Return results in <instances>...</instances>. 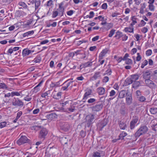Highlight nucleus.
I'll use <instances>...</instances> for the list:
<instances>
[{"mask_svg": "<svg viewBox=\"0 0 157 157\" xmlns=\"http://www.w3.org/2000/svg\"><path fill=\"white\" fill-rule=\"evenodd\" d=\"M148 128L145 125L141 126L135 134L136 137H139L141 135L146 133L148 131Z\"/></svg>", "mask_w": 157, "mask_h": 157, "instance_id": "nucleus-1", "label": "nucleus"}, {"mask_svg": "<svg viewBox=\"0 0 157 157\" xmlns=\"http://www.w3.org/2000/svg\"><path fill=\"white\" fill-rule=\"evenodd\" d=\"M11 104L12 105L16 107H21L24 105V103L21 100L18 98L15 97L13 98L12 99Z\"/></svg>", "mask_w": 157, "mask_h": 157, "instance_id": "nucleus-2", "label": "nucleus"}, {"mask_svg": "<svg viewBox=\"0 0 157 157\" xmlns=\"http://www.w3.org/2000/svg\"><path fill=\"white\" fill-rule=\"evenodd\" d=\"M28 140V139L26 136H22L17 141V143L18 145H20L23 144L27 143Z\"/></svg>", "mask_w": 157, "mask_h": 157, "instance_id": "nucleus-3", "label": "nucleus"}, {"mask_svg": "<svg viewBox=\"0 0 157 157\" xmlns=\"http://www.w3.org/2000/svg\"><path fill=\"white\" fill-rule=\"evenodd\" d=\"M86 119L87 125L89 127L93 123V121L94 119V116L93 114H89L86 116Z\"/></svg>", "mask_w": 157, "mask_h": 157, "instance_id": "nucleus-4", "label": "nucleus"}, {"mask_svg": "<svg viewBox=\"0 0 157 157\" xmlns=\"http://www.w3.org/2000/svg\"><path fill=\"white\" fill-rule=\"evenodd\" d=\"M48 131L45 128H43L40 132L39 137L40 138L44 139L48 134Z\"/></svg>", "mask_w": 157, "mask_h": 157, "instance_id": "nucleus-5", "label": "nucleus"}, {"mask_svg": "<svg viewBox=\"0 0 157 157\" xmlns=\"http://www.w3.org/2000/svg\"><path fill=\"white\" fill-rule=\"evenodd\" d=\"M92 93V90L91 89H88L86 91L82 98L83 100H85L84 101H85L89 98L91 97Z\"/></svg>", "mask_w": 157, "mask_h": 157, "instance_id": "nucleus-6", "label": "nucleus"}, {"mask_svg": "<svg viewBox=\"0 0 157 157\" xmlns=\"http://www.w3.org/2000/svg\"><path fill=\"white\" fill-rule=\"evenodd\" d=\"M101 74L100 71H98L95 72L94 75L91 77V79L92 80H95L101 78Z\"/></svg>", "mask_w": 157, "mask_h": 157, "instance_id": "nucleus-7", "label": "nucleus"}, {"mask_svg": "<svg viewBox=\"0 0 157 157\" xmlns=\"http://www.w3.org/2000/svg\"><path fill=\"white\" fill-rule=\"evenodd\" d=\"M145 82L147 86L151 88H155V84L149 79L145 80Z\"/></svg>", "mask_w": 157, "mask_h": 157, "instance_id": "nucleus-8", "label": "nucleus"}, {"mask_svg": "<svg viewBox=\"0 0 157 157\" xmlns=\"http://www.w3.org/2000/svg\"><path fill=\"white\" fill-rule=\"evenodd\" d=\"M57 116L55 113H52L50 114H48L46 115L45 117L47 119H48L49 121H51L54 119L56 118Z\"/></svg>", "mask_w": 157, "mask_h": 157, "instance_id": "nucleus-9", "label": "nucleus"}, {"mask_svg": "<svg viewBox=\"0 0 157 157\" xmlns=\"http://www.w3.org/2000/svg\"><path fill=\"white\" fill-rule=\"evenodd\" d=\"M138 120V117L136 116L133 117L132 121L131 122L130 124V127L131 129H133L135 124L137 123Z\"/></svg>", "mask_w": 157, "mask_h": 157, "instance_id": "nucleus-10", "label": "nucleus"}, {"mask_svg": "<svg viewBox=\"0 0 157 157\" xmlns=\"http://www.w3.org/2000/svg\"><path fill=\"white\" fill-rule=\"evenodd\" d=\"M62 93L61 92H56L55 90H54L52 93V97L55 99H58L61 97V95Z\"/></svg>", "mask_w": 157, "mask_h": 157, "instance_id": "nucleus-11", "label": "nucleus"}, {"mask_svg": "<svg viewBox=\"0 0 157 157\" xmlns=\"http://www.w3.org/2000/svg\"><path fill=\"white\" fill-rule=\"evenodd\" d=\"M102 104H98L92 106L91 108L93 111L98 112L102 109Z\"/></svg>", "mask_w": 157, "mask_h": 157, "instance_id": "nucleus-12", "label": "nucleus"}, {"mask_svg": "<svg viewBox=\"0 0 157 157\" xmlns=\"http://www.w3.org/2000/svg\"><path fill=\"white\" fill-rule=\"evenodd\" d=\"M33 52V51H32L27 48H25L23 50L22 54L23 57H24Z\"/></svg>", "mask_w": 157, "mask_h": 157, "instance_id": "nucleus-13", "label": "nucleus"}, {"mask_svg": "<svg viewBox=\"0 0 157 157\" xmlns=\"http://www.w3.org/2000/svg\"><path fill=\"white\" fill-rule=\"evenodd\" d=\"M108 51V50L107 48H105L103 49L99 55V59L100 60L102 59H103V57H104L107 54Z\"/></svg>", "mask_w": 157, "mask_h": 157, "instance_id": "nucleus-14", "label": "nucleus"}, {"mask_svg": "<svg viewBox=\"0 0 157 157\" xmlns=\"http://www.w3.org/2000/svg\"><path fill=\"white\" fill-rule=\"evenodd\" d=\"M97 91L99 95H102L105 93V89L103 87H100L97 89Z\"/></svg>", "mask_w": 157, "mask_h": 157, "instance_id": "nucleus-15", "label": "nucleus"}, {"mask_svg": "<svg viewBox=\"0 0 157 157\" xmlns=\"http://www.w3.org/2000/svg\"><path fill=\"white\" fill-rule=\"evenodd\" d=\"M132 97L131 94L127 95L126 98V103L128 105H129L131 104L132 102Z\"/></svg>", "mask_w": 157, "mask_h": 157, "instance_id": "nucleus-16", "label": "nucleus"}, {"mask_svg": "<svg viewBox=\"0 0 157 157\" xmlns=\"http://www.w3.org/2000/svg\"><path fill=\"white\" fill-rule=\"evenodd\" d=\"M69 79H68L67 81H65L63 83V84H66L65 86L68 88L70 86V87H71V89L72 87V82H73V81H70L69 82H68L69 81Z\"/></svg>", "mask_w": 157, "mask_h": 157, "instance_id": "nucleus-17", "label": "nucleus"}, {"mask_svg": "<svg viewBox=\"0 0 157 157\" xmlns=\"http://www.w3.org/2000/svg\"><path fill=\"white\" fill-rule=\"evenodd\" d=\"M52 21V20H50L48 21L47 23L46 26L48 27H49L51 26L52 27H55L57 25V22H54L52 23H51V22Z\"/></svg>", "mask_w": 157, "mask_h": 157, "instance_id": "nucleus-18", "label": "nucleus"}, {"mask_svg": "<svg viewBox=\"0 0 157 157\" xmlns=\"http://www.w3.org/2000/svg\"><path fill=\"white\" fill-rule=\"evenodd\" d=\"M34 32L33 30L29 31L23 33L22 36L24 37L30 36L33 34Z\"/></svg>", "mask_w": 157, "mask_h": 157, "instance_id": "nucleus-19", "label": "nucleus"}, {"mask_svg": "<svg viewBox=\"0 0 157 157\" xmlns=\"http://www.w3.org/2000/svg\"><path fill=\"white\" fill-rule=\"evenodd\" d=\"M42 83V82L41 81L37 86H36L33 89V92L35 93H36L39 91L40 89L39 87L40 86Z\"/></svg>", "mask_w": 157, "mask_h": 157, "instance_id": "nucleus-20", "label": "nucleus"}, {"mask_svg": "<svg viewBox=\"0 0 157 157\" xmlns=\"http://www.w3.org/2000/svg\"><path fill=\"white\" fill-rule=\"evenodd\" d=\"M137 18L135 16L132 17H131V20L132 22L131 23L130 25L132 26H133L136 23H137Z\"/></svg>", "mask_w": 157, "mask_h": 157, "instance_id": "nucleus-21", "label": "nucleus"}, {"mask_svg": "<svg viewBox=\"0 0 157 157\" xmlns=\"http://www.w3.org/2000/svg\"><path fill=\"white\" fill-rule=\"evenodd\" d=\"M122 34H123L122 32L117 31L116 32L114 37L117 39H119L122 37Z\"/></svg>", "mask_w": 157, "mask_h": 157, "instance_id": "nucleus-22", "label": "nucleus"}, {"mask_svg": "<svg viewBox=\"0 0 157 157\" xmlns=\"http://www.w3.org/2000/svg\"><path fill=\"white\" fill-rule=\"evenodd\" d=\"M126 94L127 93L125 90H122L119 93V97L121 98H123L125 96Z\"/></svg>", "mask_w": 157, "mask_h": 157, "instance_id": "nucleus-23", "label": "nucleus"}, {"mask_svg": "<svg viewBox=\"0 0 157 157\" xmlns=\"http://www.w3.org/2000/svg\"><path fill=\"white\" fill-rule=\"evenodd\" d=\"M41 61V58L40 56H37L32 61V62L36 63H40Z\"/></svg>", "mask_w": 157, "mask_h": 157, "instance_id": "nucleus-24", "label": "nucleus"}, {"mask_svg": "<svg viewBox=\"0 0 157 157\" xmlns=\"http://www.w3.org/2000/svg\"><path fill=\"white\" fill-rule=\"evenodd\" d=\"M119 126L121 129L124 130L126 127V124L123 122L120 121L119 124Z\"/></svg>", "mask_w": 157, "mask_h": 157, "instance_id": "nucleus-25", "label": "nucleus"}, {"mask_svg": "<svg viewBox=\"0 0 157 157\" xmlns=\"http://www.w3.org/2000/svg\"><path fill=\"white\" fill-rule=\"evenodd\" d=\"M151 73L150 71H146L143 74L144 78L146 79H147L150 77Z\"/></svg>", "mask_w": 157, "mask_h": 157, "instance_id": "nucleus-26", "label": "nucleus"}, {"mask_svg": "<svg viewBox=\"0 0 157 157\" xmlns=\"http://www.w3.org/2000/svg\"><path fill=\"white\" fill-rule=\"evenodd\" d=\"M21 94V91H19V92L17 91H13L11 92V97H13L14 96H20Z\"/></svg>", "mask_w": 157, "mask_h": 157, "instance_id": "nucleus-27", "label": "nucleus"}, {"mask_svg": "<svg viewBox=\"0 0 157 157\" xmlns=\"http://www.w3.org/2000/svg\"><path fill=\"white\" fill-rule=\"evenodd\" d=\"M139 76L138 75H132L130 77L132 82H135L139 78Z\"/></svg>", "mask_w": 157, "mask_h": 157, "instance_id": "nucleus-28", "label": "nucleus"}, {"mask_svg": "<svg viewBox=\"0 0 157 157\" xmlns=\"http://www.w3.org/2000/svg\"><path fill=\"white\" fill-rule=\"evenodd\" d=\"M124 30L126 32H129L130 33H133L134 29L133 28L126 27L124 29Z\"/></svg>", "mask_w": 157, "mask_h": 157, "instance_id": "nucleus-29", "label": "nucleus"}, {"mask_svg": "<svg viewBox=\"0 0 157 157\" xmlns=\"http://www.w3.org/2000/svg\"><path fill=\"white\" fill-rule=\"evenodd\" d=\"M19 5L20 6L24 8L25 9H27L28 10H29L28 9V6H27L24 2H19Z\"/></svg>", "mask_w": 157, "mask_h": 157, "instance_id": "nucleus-30", "label": "nucleus"}, {"mask_svg": "<svg viewBox=\"0 0 157 157\" xmlns=\"http://www.w3.org/2000/svg\"><path fill=\"white\" fill-rule=\"evenodd\" d=\"M150 112L152 114H155L157 113V108H156L152 107L150 109Z\"/></svg>", "mask_w": 157, "mask_h": 157, "instance_id": "nucleus-31", "label": "nucleus"}, {"mask_svg": "<svg viewBox=\"0 0 157 157\" xmlns=\"http://www.w3.org/2000/svg\"><path fill=\"white\" fill-rule=\"evenodd\" d=\"M127 135V134L126 132H122L119 136V139H123Z\"/></svg>", "mask_w": 157, "mask_h": 157, "instance_id": "nucleus-32", "label": "nucleus"}, {"mask_svg": "<svg viewBox=\"0 0 157 157\" xmlns=\"http://www.w3.org/2000/svg\"><path fill=\"white\" fill-rule=\"evenodd\" d=\"M96 101V99L95 98H90L87 100V102L90 104H93Z\"/></svg>", "mask_w": 157, "mask_h": 157, "instance_id": "nucleus-33", "label": "nucleus"}, {"mask_svg": "<svg viewBox=\"0 0 157 157\" xmlns=\"http://www.w3.org/2000/svg\"><path fill=\"white\" fill-rule=\"evenodd\" d=\"M116 31V30L114 29H111L109 32L108 37H111L113 36L114 34Z\"/></svg>", "mask_w": 157, "mask_h": 157, "instance_id": "nucleus-34", "label": "nucleus"}, {"mask_svg": "<svg viewBox=\"0 0 157 157\" xmlns=\"http://www.w3.org/2000/svg\"><path fill=\"white\" fill-rule=\"evenodd\" d=\"M138 100L141 102H143L145 101L146 100V98L145 97L142 96L140 97H137Z\"/></svg>", "mask_w": 157, "mask_h": 157, "instance_id": "nucleus-35", "label": "nucleus"}, {"mask_svg": "<svg viewBox=\"0 0 157 157\" xmlns=\"http://www.w3.org/2000/svg\"><path fill=\"white\" fill-rule=\"evenodd\" d=\"M148 7L149 10L151 11H154L155 10V6L153 5H149Z\"/></svg>", "mask_w": 157, "mask_h": 157, "instance_id": "nucleus-36", "label": "nucleus"}, {"mask_svg": "<svg viewBox=\"0 0 157 157\" xmlns=\"http://www.w3.org/2000/svg\"><path fill=\"white\" fill-rule=\"evenodd\" d=\"M152 76L154 79H157V69L153 71Z\"/></svg>", "mask_w": 157, "mask_h": 157, "instance_id": "nucleus-37", "label": "nucleus"}, {"mask_svg": "<svg viewBox=\"0 0 157 157\" xmlns=\"http://www.w3.org/2000/svg\"><path fill=\"white\" fill-rule=\"evenodd\" d=\"M140 83L139 82L135 81L133 84L132 86L134 88H136L140 86Z\"/></svg>", "mask_w": 157, "mask_h": 157, "instance_id": "nucleus-38", "label": "nucleus"}, {"mask_svg": "<svg viewBox=\"0 0 157 157\" xmlns=\"http://www.w3.org/2000/svg\"><path fill=\"white\" fill-rule=\"evenodd\" d=\"M61 140L62 144H67L68 140L67 137H65L62 138L61 139Z\"/></svg>", "mask_w": 157, "mask_h": 157, "instance_id": "nucleus-39", "label": "nucleus"}, {"mask_svg": "<svg viewBox=\"0 0 157 157\" xmlns=\"http://www.w3.org/2000/svg\"><path fill=\"white\" fill-rule=\"evenodd\" d=\"M7 88V86L4 83H0V89H5Z\"/></svg>", "mask_w": 157, "mask_h": 157, "instance_id": "nucleus-40", "label": "nucleus"}, {"mask_svg": "<svg viewBox=\"0 0 157 157\" xmlns=\"http://www.w3.org/2000/svg\"><path fill=\"white\" fill-rule=\"evenodd\" d=\"M146 22L143 20H141L138 25V26L140 27L144 26L146 24Z\"/></svg>", "mask_w": 157, "mask_h": 157, "instance_id": "nucleus-41", "label": "nucleus"}, {"mask_svg": "<svg viewBox=\"0 0 157 157\" xmlns=\"http://www.w3.org/2000/svg\"><path fill=\"white\" fill-rule=\"evenodd\" d=\"M59 86V82H58L56 83H52L51 84V86L52 87H58Z\"/></svg>", "mask_w": 157, "mask_h": 157, "instance_id": "nucleus-42", "label": "nucleus"}, {"mask_svg": "<svg viewBox=\"0 0 157 157\" xmlns=\"http://www.w3.org/2000/svg\"><path fill=\"white\" fill-rule=\"evenodd\" d=\"M94 19L95 20L98 19L100 21H103L104 20V17L100 15L98 17H95Z\"/></svg>", "mask_w": 157, "mask_h": 157, "instance_id": "nucleus-43", "label": "nucleus"}, {"mask_svg": "<svg viewBox=\"0 0 157 157\" xmlns=\"http://www.w3.org/2000/svg\"><path fill=\"white\" fill-rule=\"evenodd\" d=\"M126 81L128 85L131 84L133 82L130 77L126 79Z\"/></svg>", "mask_w": 157, "mask_h": 157, "instance_id": "nucleus-44", "label": "nucleus"}, {"mask_svg": "<svg viewBox=\"0 0 157 157\" xmlns=\"http://www.w3.org/2000/svg\"><path fill=\"white\" fill-rule=\"evenodd\" d=\"M59 14L62 16L63 15L64 12V9H58Z\"/></svg>", "mask_w": 157, "mask_h": 157, "instance_id": "nucleus-45", "label": "nucleus"}, {"mask_svg": "<svg viewBox=\"0 0 157 157\" xmlns=\"http://www.w3.org/2000/svg\"><path fill=\"white\" fill-rule=\"evenodd\" d=\"M75 11L71 10L67 12V14L68 16H71L74 13Z\"/></svg>", "mask_w": 157, "mask_h": 157, "instance_id": "nucleus-46", "label": "nucleus"}, {"mask_svg": "<svg viewBox=\"0 0 157 157\" xmlns=\"http://www.w3.org/2000/svg\"><path fill=\"white\" fill-rule=\"evenodd\" d=\"M7 124L6 122L4 121L0 123V128H2L5 127Z\"/></svg>", "mask_w": 157, "mask_h": 157, "instance_id": "nucleus-47", "label": "nucleus"}, {"mask_svg": "<svg viewBox=\"0 0 157 157\" xmlns=\"http://www.w3.org/2000/svg\"><path fill=\"white\" fill-rule=\"evenodd\" d=\"M64 3V1L61 2L59 4V9H64V7L63 6Z\"/></svg>", "mask_w": 157, "mask_h": 157, "instance_id": "nucleus-48", "label": "nucleus"}, {"mask_svg": "<svg viewBox=\"0 0 157 157\" xmlns=\"http://www.w3.org/2000/svg\"><path fill=\"white\" fill-rule=\"evenodd\" d=\"M125 61V63L127 64H132V60L130 59H128Z\"/></svg>", "mask_w": 157, "mask_h": 157, "instance_id": "nucleus-49", "label": "nucleus"}, {"mask_svg": "<svg viewBox=\"0 0 157 157\" xmlns=\"http://www.w3.org/2000/svg\"><path fill=\"white\" fill-rule=\"evenodd\" d=\"M109 80V78L108 76H105L103 77L102 79V82L104 83H106Z\"/></svg>", "mask_w": 157, "mask_h": 157, "instance_id": "nucleus-50", "label": "nucleus"}, {"mask_svg": "<svg viewBox=\"0 0 157 157\" xmlns=\"http://www.w3.org/2000/svg\"><path fill=\"white\" fill-rule=\"evenodd\" d=\"M58 14V12L57 11H54L53 12L52 14V17L53 18H55L57 17Z\"/></svg>", "mask_w": 157, "mask_h": 157, "instance_id": "nucleus-51", "label": "nucleus"}, {"mask_svg": "<svg viewBox=\"0 0 157 157\" xmlns=\"http://www.w3.org/2000/svg\"><path fill=\"white\" fill-rule=\"evenodd\" d=\"M40 5V2L39 1H36L35 2V9H37Z\"/></svg>", "mask_w": 157, "mask_h": 157, "instance_id": "nucleus-52", "label": "nucleus"}, {"mask_svg": "<svg viewBox=\"0 0 157 157\" xmlns=\"http://www.w3.org/2000/svg\"><path fill=\"white\" fill-rule=\"evenodd\" d=\"M121 37L122 38V40L123 41L126 40L128 38V36H127L125 34H123L122 36Z\"/></svg>", "mask_w": 157, "mask_h": 157, "instance_id": "nucleus-53", "label": "nucleus"}, {"mask_svg": "<svg viewBox=\"0 0 157 157\" xmlns=\"http://www.w3.org/2000/svg\"><path fill=\"white\" fill-rule=\"evenodd\" d=\"M152 53V50L151 49H149L146 51V54L147 56H150L151 55Z\"/></svg>", "mask_w": 157, "mask_h": 157, "instance_id": "nucleus-54", "label": "nucleus"}, {"mask_svg": "<svg viewBox=\"0 0 157 157\" xmlns=\"http://www.w3.org/2000/svg\"><path fill=\"white\" fill-rule=\"evenodd\" d=\"M148 29L147 27H143L141 29V31L144 33H145L148 31Z\"/></svg>", "mask_w": 157, "mask_h": 157, "instance_id": "nucleus-55", "label": "nucleus"}, {"mask_svg": "<svg viewBox=\"0 0 157 157\" xmlns=\"http://www.w3.org/2000/svg\"><path fill=\"white\" fill-rule=\"evenodd\" d=\"M91 63L90 62H87L84 63L83 64V65L84 67H87L90 66L91 65Z\"/></svg>", "mask_w": 157, "mask_h": 157, "instance_id": "nucleus-56", "label": "nucleus"}, {"mask_svg": "<svg viewBox=\"0 0 157 157\" xmlns=\"http://www.w3.org/2000/svg\"><path fill=\"white\" fill-rule=\"evenodd\" d=\"M47 6H50L53 5V1L52 0H50L47 2Z\"/></svg>", "mask_w": 157, "mask_h": 157, "instance_id": "nucleus-57", "label": "nucleus"}, {"mask_svg": "<svg viewBox=\"0 0 157 157\" xmlns=\"http://www.w3.org/2000/svg\"><path fill=\"white\" fill-rule=\"evenodd\" d=\"M32 22V21H28L25 24H24V25L25 27H27L31 24Z\"/></svg>", "mask_w": 157, "mask_h": 157, "instance_id": "nucleus-58", "label": "nucleus"}, {"mask_svg": "<svg viewBox=\"0 0 157 157\" xmlns=\"http://www.w3.org/2000/svg\"><path fill=\"white\" fill-rule=\"evenodd\" d=\"M137 56L136 58V60L137 61H140L141 59V57L139 53H137Z\"/></svg>", "mask_w": 157, "mask_h": 157, "instance_id": "nucleus-59", "label": "nucleus"}, {"mask_svg": "<svg viewBox=\"0 0 157 157\" xmlns=\"http://www.w3.org/2000/svg\"><path fill=\"white\" fill-rule=\"evenodd\" d=\"M111 74V71L110 69H108L107 70L104 74V75H110Z\"/></svg>", "mask_w": 157, "mask_h": 157, "instance_id": "nucleus-60", "label": "nucleus"}, {"mask_svg": "<svg viewBox=\"0 0 157 157\" xmlns=\"http://www.w3.org/2000/svg\"><path fill=\"white\" fill-rule=\"evenodd\" d=\"M107 5L106 3H104L101 6V8L103 9L106 10L107 8Z\"/></svg>", "mask_w": 157, "mask_h": 157, "instance_id": "nucleus-61", "label": "nucleus"}, {"mask_svg": "<svg viewBox=\"0 0 157 157\" xmlns=\"http://www.w3.org/2000/svg\"><path fill=\"white\" fill-rule=\"evenodd\" d=\"M116 94V92L114 90H112L109 92V96L112 97L115 95Z\"/></svg>", "mask_w": 157, "mask_h": 157, "instance_id": "nucleus-62", "label": "nucleus"}, {"mask_svg": "<svg viewBox=\"0 0 157 157\" xmlns=\"http://www.w3.org/2000/svg\"><path fill=\"white\" fill-rule=\"evenodd\" d=\"M22 114V112L21 111H19L17 113L16 117L18 119L20 117Z\"/></svg>", "mask_w": 157, "mask_h": 157, "instance_id": "nucleus-63", "label": "nucleus"}, {"mask_svg": "<svg viewBox=\"0 0 157 157\" xmlns=\"http://www.w3.org/2000/svg\"><path fill=\"white\" fill-rule=\"evenodd\" d=\"M100 154L99 152H96L94 153V157H100Z\"/></svg>", "mask_w": 157, "mask_h": 157, "instance_id": "nucleus-64", "label": "nucleus"}]
</instances>
